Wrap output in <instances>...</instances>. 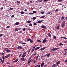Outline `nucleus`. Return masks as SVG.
Here are the masks:
<instances>
[{
  "mask_svg": "<svg viewBox=\"0 0 67 67\" xmlns=\"http://www.w3.org/2000/svg\"><path fill=\"white\" fill-rule=\"evenodd\" d=\"M26 30V29L25 28H24L23 29V31H25Z\"/></svg>",
  "mask_w": 67,
  "mask_h": 67,
  "instance_id": "nucleus-48",
  "label": "nucleus"
},
{
  "mask_svg": "<svg viewBox=\"0 0 67 67\" xmlns=\"http://www.w3.org/2000/svg\"><path fill=\"white\" fill-rule=\"evenodd\" d=\"M29 26H32L33 25V24H31V23H30L29 24Z\"/></svg>",
  "mask_w": 67,
  "mask_h": 67,
  "instance_id": "nucleus-21",
  "label": "nucleus"
},
{
  "mask_svg": "<svg viewBox=\"0 0 67 67\" xmlns=\"http://www.w3.org/2000/svg\"><path fill=\"white\" fill-rule=\"evenodd\" d=\"M22 32H23L21 30L19 32H18V33H19V34H21V33H22Z\"/></svg>",
  "mask_w": 67,
  "mask_h": 67,
  "instance_id": "nucleus-26",
  "label": "nucleus"
},
{
  "mask_svg": "<svg viewBox=\"0 0 67 67\" xmlns=\"http://www.w3.org/2000/svg\"><path fill=\"white\" fill-rule=\"evenodd\" d=\"M22 44H26V43H24V42H22Z\"/></svg>",
  "mask_w": 67,
  "mask_h": 67,
  "instance_id": "nucleus-47",
  "label": "nucleus"
},
{
  "mask_svg": "<svg viewBox=\"0 0 67 67\" xmlns=\"http://www.w3.org/2000/svg\"><path fill=\"white\" fill-rule=\"evenodd\" d=\"M48 1V0H44L43 2H45L46 1Z\"/></svg>",
  "mask_w": 67,
  "mask_h": 67,
  "instance_id": "nucleus-46",
  "label": "nucleus"
},
{
  "mask_svg": "<svg viewBox=\"0 0 67 67\" xmlns=\"http://www.w3.org/2000/svg\"><path fill=\"white\" fill-rule=\"evenodd\" d=\"M20 59L22 60L23 61H25V58H20Z\"/></svg>",
  "mask_w": 67,
  "mask_h": 67,
  "instance_id": "nucleus-11",
  "label": "nucleus"
},
{
  "mask_svg": "<svg viewBox=\"0 0 67 67\" xmlns=\"http://www.w3.org/2000/svg\"><path fill=\"white\" fill-rule=\"evenodd\" d=\"M36 19V17H34L32 18V19L34 20H35Z\"/></svg>",
  "mask_w": 67,
  "mask_h": 67,
  "instance_id": "nucleus-29",
  "label": "nucleus"
},
{
  "mask_svg": "<svg viewBox=\"0 0 67 67\" xmlns=\"http://www.w3.org/2000/svg\"><path fill=\"white\" fill-rule=\"evenodd\" d=\"M31 57H30V58H29V61L31 59Z\"/></svg>",
  "mask_w": 67,
  "mask_h": 67,
  "instance_id": "nucleus-62",
  "label": "nucleus"
},
{
  "mask_svg": "<svg viewBox=\"0 0 67 67\" xmlns=\"http://www.w3.org/2000/svg\"><path fill=\"white\" fill-rule=\"evenodd\" d=\"M25 13V12L23 11L21 12V13H20L21 14H24Z\"/></svg>",
  "mask_w": 67,
  "mask_h": 67,
  "instance_id": "nucleus-37",
  "label": "nucleus"
},
{
  "mask_svg": "<svg viewBox=\"0 0 67 67\" xmlns=\"http://www.w3.org/2000/svg\"><path fill=\"white\" fill-rule=\"evenodd\" d=\"M47 41V40L46 39L43 40L42 41V43H44L45 42H46Z\"/></svg>",
  "mask_w": 67,
  "mask_h": 67,
  "instance_id": "nucleus-12",
  "label": "nucleus"
},
{
  "mask_svg": "<svg viewBox=\"0 0 67 67\" xmlns=\"http://www.w3.org/2000/svg\"><path fill=\"white\" fill-rule=\"evenodd\" d=\"M44 20H39L38 21V23H41Z\"/></svg>",
  "mask_w": 67,
  "mask_h": 67,
  "instance_id": "nucleus-7",
  "label": "nucleus"
},
{
  "mask_svg": "<svg viewBox=\"0 0 67 67\" xmlns=\"http://www.w3.org/2000/svg\"><path fill=\"white\" fill-rule=\"evenodd\" d=\"M63 0H58V1L59 2H62L63 1Z\"/></svg>",
  "mask_w": 67,
  "mask_h": 67,
  "instance_id": "nucleus-31",
  "label": "nucleus"
},
{
  "mask_svg": "<svg viewBox=\"0 0 67 67\" xmlns=\"http://www.w3.org/2000/svg\"><path fill=\"white\" fill-rule=\"evenodd\" d=\"M26 56V55L23 54V55H22V58H24Z\"/></svg>",
  "mask_w": 67,
  "mask_h": 67,
  "instance_id": "nucleus-25",
  "label": "nucleus"
},
{
  "mask_svg": "<svg viewBox=\"0 0 67 67\" xmlns=\"http://www.w3.org/2000/svg\"><path fill=\"white\" fill-rule=\"evenodd\" d=\"M44 63H42L41 64V67H43L44 65Z\"/></svg>",
  "mask_w": 67,
  "mask_h": 67,
  "instance_id": "nucleus-10",
  "label": "nucleus"
},
{
  "mask_svg": "<svg viewBox=\"0 0 67 67\" xmlns=\"http://www.w3.org/2000/svg\"><path fill=\"white\" fill-rule=\"evenodd\" d=\"M18 59H16L14 61V62L15 63H16V62H18Z\"/></svg>",
  "mask_w": 67,
  "mask_h": 67,
  "instance_id": "nucleus-18",
  "label": "nucleus"
},
{
  "mask_svg": "<svg viewBox=\"0 0 67 67\" xmlns=\"http://www.w3.org/2000/svg\"><path fill=\"white\" fill-rule=\"evenodd\" d=\"M27 30H28L29 31H30L31 30V29L30 28H28V29H27Z\"/></svg>",
  "mask_w": 67,
  "mask_h": 67,
  "instance_id": "nucleus-52",
  "label": "nucleus"
},
{
  "mask_svg": "<svg viewBox=\"0 0 67 67\" xmlns=\"http://www.w3.org/2000/svg\"><path fill=\"white\" fill-rule=\"evenodd\" d=\"M59 49V48H53L52 49L51 48H50V50L51 51H52L53 52L55 51V50H57L58 49Z\"/></svg>",
  "mask_w": 67,
  "mask_h": 67,
  "instance_id": "nucleus-1",
  "label": "nucleus"
},
{
  "mask_svg": "<svg viewBox=\"0 0 67 67\" xmlns=\"http://www.w3.org/2000/svg\"><path fill=\"white\" fill-rule=\"evenodd\" d=\"M67 54V51H65V53H64V55H65Z\"/></svg>",
  "mask_w": 67,
  "mask_h": 67,
  "instance_id": "nucleus-34",
  "label": "nucleus"
},
{
  "mask_svg": "<svg viewBox=\"0 0 67 67\" xmlns=\"http://www.w3.org/2000/svg\"><path fill=\"white\" fill-rule=\"evenodd\" d=\"M64 19V17L63 16H62V18H61V20H63V19Z\"/></svg>",
  "mask_w": 67,
  "mask_h": 67,
  "instance_id": "nucleus-23",
  "label": "nucleus"
},
{
  "mask_svg": "<svg viewBox=\"0 0 67 67\" xmlns=\"http://www.w3.org/2000/svg\"><path fill=\"white\" fill-rule=\"evenodd\" d=\"M15 16L14 15H12L11 17H12V18H13Z\"/></svg>",
  "mask_w": 67,
  "mask_h": 67,
  "instance_id": "nucleus-50",
  "label": "nucleus"
},
{
  "mask_svg": "<svg viewBox=\"0 0 67 67\" xmlns=\"http://www.w3.org/2000/svg\"><path fill=\"white\" fill-rule=\"evenodd\" d=\"M45 17V15H43V16L40 17V18L42 19L44 18Z\"/></svg>",
  "mask_w": 67,
  "mask_h": 67,
  "instance_id": "nucleus-20",
  "label": "nucleus"
},
{
  "mask_svg": "<svg viewBox=\"0 0 67 67\" xmlns=\"http://www.w3.org/2000/svg\"><path fill=\"white\" fill-rule=\"evenodd\" d=\"M38 66V67H41V65H37L35 66V67H36Z\"/></svg>",
  "mask_w": 67,
  "mask_h": 67,
  "instance_id": "nucleus-17",
  "label": "nucleus"
},
{
  "mask_svg": "<svg viewBox=\"0 0 67 67\" xmlns=\"http://www.w3.org/2000/svg\"><path fill=\"white\" fill-rule=\"evenodd\" d=\"M27 22L28 23H31V21H30V20H28L27 21Z\"/></svg>",
  "mask_w": 67,
  "mask_h": 67,
  "instance_id": "nucleus-30",
  "label": "nucleus"
},
{
  "mask_svg": "<svg viewBox=\"0 0 67 67\" xmlns=\"http://www.w3.org/2000/svg\"><path fill=\"white\" fill-rule=\"evenodd\" d=\"M13 8H10L9 9V10H13Z\"/></svg>",
  "mask_w": 67,
  "mask_h": 67,
  "instance_id": "nucleus-38",
  "label": "nucleus"
},
{
  "mask_svg": "<svg viewBox=\"0 0 67 67\" xmlns=\"http://www.w3.org/2000/svg\"><path fill=\"white\" fill-rule=\"evenodd\" d=\"M48 35L49 36V37H51V35L50 33H48Z\"/></svg>",
  "mask_w": 67,
  "mask_h": 67,
  "instance_id": "nucleus-16",
  "label": "nucleus"
},
{
  "mask_svg": "<svg viewBox=\"0 0 67 67\" xmlns=\"http://www.w3.org/2000/svg\"><path fill=\"white\" fill-rule=\"evenodd\" d=\"M34 25H37V24H36V23H34Z\"/></svg>",
  "mask_w": 67,
  "mask_h": 67,
  "instance_id": "nucleus-51",
  "label": "nucleus"
},
{
  "mask_svg": "<svg viewBox=\"0 0 67 67\" xmlns=\"http://www.w3.org/2000/svg\"><path fill=\"white\" fill-rule=\"evenodd\" d=\"M37 53H35L33 54L32 56H34V55H37Z\"/></svg>",
  "mask_w": 67,
  "mask_h": 67,
  "instance_id": "nucleus-36",
  "label": "nucleus"
},
{
  "mask_svg": "<svg viewBox=\"0 0 67 67\" xmlns=\"http://www.w3.org/2000/svg\"><path fill=\"white\" fill-rule=\"evenodd\" d=\"M59 27H60L59 26H58L57 27V29L58 30L59 29Z\"/></svg>",
  "mask_w": 67,
  "mask_h": 67,
  "instance_id": "nucleus-43",
  "label": "nucleus"
},
{
  "mask_svg": "<svg viewBox=\"0 0 67 67\" xmlns=\"http://www.w3.org/2000/svg\"><path fill=\"white\" fill-rule=\"evenodd\" d=\"M36 62V60H34V64H35V63Z\"/></svg>",
  "mask_w": 67,
  "mask_h": 67,
  "instance_id": "nucleus-60",
  "label": "nucleus"
},
{
  "mask_svg": "<svg viewBox=\"0 0 67 67\" xmlns=\"http://www.w3.org/2000/svg\"><path fill=\"white\" fill-rule=\"evenodd\" d=\"M20 23L19 22H16V23H15V25H19V24Z\"/></svg>",
  "mask_w": 67,
  "mask_h": 67,
  "instance_id": "nucleus-14",
  "label": "nucleus"
},
{
  "mask_svg": "<svg viewBox=\"0 0 67 67\" xmlns=\"http://www.w3.org/2000/svg\"><path fill=\"white\" fill-rule=\"evenodd\" d=\"M35 49L34 48H33V49H32V50L31 51V52H33L34 51V50Z\"/></svg>",
  "mask_w": 67,
  "mask_h": 67,
  "instance_id": "nucleus-33",
  "label": "nucleus"
},
{
  "mask_svg": "<svg viewBox=\"0 0 67 67\" xmlns=\"http://www.w3.org/2000/svg\"><path fill=\"white\" fill-rule=\"evenodd\" d=\"M56 64H57V65H58L59 64V62L58 61L57 63Z\"/></svg>",
  "mask_w": 67,
  "mask_h": 67,
  "instance_id": "nucleus-39",
  "label": "nucleus"
},
{
  "mask_svg": "<svg viewBox=\"0 0 67 67\" xmlns=\"http://www.w3.org/2000/svg\"><path fill=\"white\" fill-rule=\"evenodd\" d=\"M41 27L43 29H45L46 28V27L44 25H42L41 26Z\"/></svg>",
  "mask_w": 67,
  "mask_h": 67,
  "instance_id": "nucleus-3",
  "label": "nucleus"
},
{
  "mask_svg": "<svg viewBox=\"0 0 67 67\" xmlns=\"http://www.w3.org/2000/svg\"><path fill=\"white\" fill-rule=\"evenodd\" d=\"M61 23H62V20H60L59 22V23L60 24Z\"/></svg>",
  "mask_w": 67,
  "mask_h": 67,
  "instance_id": "nucleus-61",
  "label": "nucleus"
},
{
  "mask_svg": "<svg viewBox=\"0 0 67 67\" xmlns=\"http://www.w3.org/2000/svg\"><path fill=\"white\" fill-rule=\"evenodd\" d=\"M46 48V47L42 48H41L40 50V51H42L45 49Z\"/></svg>",
  "mask_w": 67,
  "mask_h": 67,
  "instance_id": "nucleus-6",
  "label": "nucleus"
},
{
  "mask_svg": "<svg viewBox=\"0 0 67 67\" xmlns=\"http://www.w3.org/2000/svg\"><path fill=\"white\" fill-rule=\"evenodd\" d=\"M5 54L3 53H2V55H3Z\"/></svg>",
  "mask_w": 67,
  "mask_h": 67,
  "instance_id": "nucleus-57",
  "label": "nucleus"
},
{
  "mask_svg": "<svg viewBox=\"0 0 67 67\" xmlns=\"http://www.w3.org/2000/svg\"><path fill=\"white\" fill-rule=\"evenodd\" d=\"M46 55H47V57H49V56H50V53H49L48 54H46Z\"/></svg>",
  "mask_w": 67,
  "mask_h": 67,
  "instance_id": "nucleus-15",
  "label": "nucleus"
},
{
  "mask_svg": "<svg viewBox=\"0 0 67 67\" xmlns=\"http://www.w3.org/2000/svg\"><path fill=\"white\" fill-rule=\"evenodd\" d=\"M37 42H42L40 40L38 39L37 40Z\"/></svg>",
  "mask_w": 67,
  "mask_h": 67,
  "instance_id": "nucleus-24",
  "label": "nucleus"
},
{
  "mask_svg": "<svg viewBox=\"0 0 67 67\" xmlns=\"http://www.w3.org/2000/svg\"><path fill=\"white\" fill-rule=\"evenodd\" d=\"M14 30L15 31H18L19 30V28H16L14 29Z\"/></svg>",
  "mask_w": 67,
  "mask_h": 67,
  "instance_id": "nucleus-9",
  "label": "nucleus"
},
{
  "mask_svg": "<svg viewBox=\"0 0 67 67\" xmlns=\"http://www.w3.org/2000/svg\"><path fill=\"white\" fill-rule=\"evenodd\" d=\"M40 48V47H37L35 49V51H36L37 50L39 49Z\"/></svg>",
  "mask_w": 67,
  "mask_h": 67,
  "instance_id": "nucleus-8",
  "label": "nucleus"
},
{
  "mask_svg": "<svg viewBox=\"0 0 67 67\" xmlns=\"http://www.w3.org/2000/svg\"><path fill=\"white\" fill-rule=\"evenodd\" d=\"M10 55H11L10 54H9L8 55H6L5 57L6 58H8L10 56Z\"/></svg>",
  "mask_w": 67,
  "mask_h": 67,
  "instance_id": "nucleus-4",
  "label": "nucleus"
},
{
  "mask_svg": "<svg viewBox=\"0 0 67 67\" xmlns=\"http://www.w3.org/2000/svg\"><path fill=\"white\" fill-rule=\"evenodd\" d=\"M39 55L38 54V55L37 56L36 58V61H37V60L38 59L39 57Z\"/></svg>",
  "mask_w": 67,
  "mask_h": 67,
  "instance_id": "nucleus-13",
  "label": "nucleus"
},
{
  "mask_svg": "<svg viewBox=\"0 0 67 67\" xmlns=\"http://www.w3.org/2000/svg\"><path fill=\"white\" fill-rule=\"evenodd\" d=\"M4 62V60L3 59V61H2V64H3V63Z\"/></svg>",
  "mask_w": 67,
  "mask_h": 67,
  "instance_id": "nucleus-42",
  "label": "nucleus"
},
{
  "mask_svg": "<svg viewBox=\"0 0 67 67\" xmlns=\"http://www.w3.org/2000/svg\"><path fill=\"white\" fill-rule=\"evenodd\" d=\"M36 2L37 3H40V0H37V1H36Z\"/></svg>",
  "mask_w": 67,
  "mask_h": 67,
  "instance_id": "nucleus-41",
  "label": "nucleus"
},
{
  "mask_svg": "<svg viewBox=\"0 0 67 67\" xmlns=\"http://www.w3.org/2000/svg\"><path fill=\"white\" fill-rule=\"evenodd\" d=\"M33 13H36V11H34L33 12Z\"/></svg>",
  "mask_w": 67,
  "mask_h": 67,
  "instance_id": "nucleus-59",
  "label": "nucleus"
},
{
  "mask_svg": "<svg viewBox=\"0 0 67 67\" xmlns=\"http://www.w3.org/2000/svg\"><path fill=\"white\" fill-rule=\"evenodd\" d=\"M39 1H40V3L41 2L43 1V0H39Z\"/></svg>",
  "mask_w": 67,
  "mask_h": 67,
  "instance_id": "nucleus-56",
  "label": "nucleus"
},
{
  "mask_svg": "<svg viewBox=\"0 0 67 67\" xmlns=\"http://www.w3.org/2000/svg\"><path fill=\"white\" fill-rule=\"evenodd\" d=\"M31 39H30V38H28V39H27V41H30L31 40Z\"/></svg>",
  "mask_w": 67,
  "mask_h": 67,
  "instance_id": "nucleus-32",
  "label": "nucleus"
},
{
  "mask_svg": "<svg viewBox=\"0 0 67 67\" xmlns=\"http://www.w3.org/2000/svg\"><path fill=\"white\" fill-rule=\"evenodd\" d=\"M6 52H10V50H6Z\"/></svg>",
  "mask_w": 67,
  "mask_h": 67,
  "instance_id": "nucleus-19",
  "label": "nucleus"
},
{
  "mask_svg": "<svg viewBox=\"0 0 67 67\" xmlns=\"http://www.w3.org/2000/svg\"><path fill=\"white\" fill-rule=\"evenodd\" d=\"M3 36V34H0V37H1V36Z\"/></svg>",
  "mask_w": 67,
  "mask_h": 67,
  "instance_id": "nucleus-44",
  "label": "nucleus"
},
{
  "mask_svg": "<svg viewBox=\"0 0 67 67\" xmlns=\"http://www.w3.org/2000/svg\"><path fill=\"white\" fill-rule=\"evenodd\" d=\"M31 62V60H29V61L28 62V64H29V63H30Z\"/></svg>",
  "mask_w": 67,
  "mask_h": 67,
  "instance_id": "nucleus-53",
  "label": "nucleus"
},
{
  "mask_svg": "<svg viewBox=\"0 0 67 67\" xmlns=\"http://www.w3.org/2000/svg\"><path fill=\"white\" fill-rule=\"evenodd\" d=\"M30 42L31 43H32L33 42V41H32L31 39L30 40Z\"/></svg>",
  "mask_w": 67,
  "mask_h": 67,
  "instance_id": "nucleus-27",
  "label": "nucleus"
},
{
  "mask_svg": "<svg viewBox=\"0 0 67 67\" xmlns=\"http://www.w3.org/2000/svg\"><path fill=\"white\" fill-rule=\"evenodd\" d=\"M8 48H5V51L7 50H8Z\"/></svg>",
  "mask_w": 67,
  "mask_h": 67,
  "instance_id": "nucleus-40",
  "label": "nucleus"
},
{
  "mask_svg": "<svg viewBox=\"0 0 67 67\" xmlns=\"http://www.w3.org/2000/svg\"><path fill=\"white\" fill-rule=\"evenodd\" d=\"M65 63H67V60H66L65 61Z\"/></svg>",
  "mask_w": 67,
  "mask_h": 67,
  "instance_id": "nucleus-64",
  "label": "nucleus"
},
{
  "mask_svg": "<svg viewBox=\"0 0 67 67\" xmlns=\"http://www.w3.org/2000/svg\"><path fill=\"white\" fill-rule=\"evenodd\" d=\"M47 65L46 64L43 67H46Z\"/></svg>",
  "mask_w": 67,
  "mask_h": 67,
  "instance_id": "nucleus-45",
  "label": "nucleus"
},
{
  "mask_svg": "<svg viewBox=\"0 0 67 67\" xmlns=\"http://www.w3.org/2000/svg\"><path fill=\"white\" fill-rule=\"evenodd\" d=\"M44 12L43 11L41 12V13L42 14H44Z\"/></svg>",
  "mask_w": 67,
  "mask_h": 67,
  "instance_id": "nucleus-55",
  "label": "nucleus"
},
{
  "mask_svg": "<svg viewBox=\"0 0 67 67\" xmlns=\"http://www.w3.org/2000/svg\"><path fill=\"white\" fill-rule=\"evenodd\" d=\"M17 48L18 49H23V48L22 47H21V46H18L17 47Z\"/></svg>",
  "mask_w": 67,
  "mask_h": 67,
  "instance_id": "nucleus-5",
  "label": "nucleus"
},
{
  "mask_svg": "<svg viewBox=\"0 0 67 67\" xmlns=\"http://www.w3.org/2000/svg\"><path fill=\"white\" fill-rule=\"evenodd\" d=\"M59 46H62V45H63V43H60L59 44Z\"/></svg>",
  "mask_w": 67,
  "mask_h": 67,
  "instance_id": "nucleus-22",
  "label": "nucleus"
},
{
  "mask_svg": "<svg viewBox=\"0 0 67 67\" xmlns=\"http://www.w3.org/2000/svg\"><path fill=\"white\" fill-rule=\"evenodd\" d=\"M53 38H54V39H56L57 38V37L56 36H54Z\"/></svg>",
  "mask_w": 67,
  "mask_h": 67,
  "instance_id": "nucleus-49",
  "label": "nucleus"
},
{
  "mask_svg": "<svg viewBox=\"0 0 67 67\" xmlns=\"http://www.w3.org/2000/svg\"><path fill=\"white\" fill-rule=\"evenodd\" d=\"M29 14H30V15L34 14L32 13H29Z\"/></svg>",
  "mask_w": 67,
  "mask_h": 67,
  "instance_id": "nucleus-28",
  "label": "nucleus"
},
{
  "mask_svg": "<svg viewBox=\"0 0 67 67\" xmlns=\"http://www.w3.org/2000/svg\"><path fill=\"white\" fill-rule=\"evenodd\" d=\"M66 22V21L65 20H64L62 23V24H61V26L62 27L64 26L65 25V23Z\"/></svg>",
  "mask_w": 67,
  "mask_h": 67,
  "instance_id": "nucleus-2",
  "label": "nucleus"
},
{
  "mask_svg": "<svg viewBox=\"0 0 67 67\" xmlns=\"http://www.w3.org/2000/svg\"><path fill=\"white\" fill-rule=\"evenodd\" d=\"M10 27V26H8L6 27L7 28H9Z\"/></svg>",
  "mask_w": 67,
  "mask_h": 67,
  "instance_id": "nucleus-35",
  "label": "nucleus"
},
{
  "mask_svg": "<svg viewBox=\"0 0 67 67\" xmlns=\"http://www.w3.org/2000/svg\"><path fill=\"white\" fill-rule=\"evenodd\" d=\"M58 9H56L55 11V12H58Z\"/></svg>",
  "mask_w": 67,
  "mask_h": 67,
  "instance_id": "nucleus-58",
  "label": "nucleus"
},
{
  "mask_svg": "<svg viewBox=\"0 0 67 67\" xmlns=\"http://www.w3.org/2000/svg\"><path fill=\"white\" fill-rule=\"evenodd\" d=\"M56 65V64H53V65H52V66H55Z\"/></svg>",
  "mask_w": 67,
  "mask_h": 67,
  "instance_id": "nucleus-63",
  "label": "nucleus"
},
{
  "mask_svg": "<svg viewBox=\"0 0 67 67\" xmlns=\"http://www.w3.org/2000/svg\"><path fill=\"white\" fill-rule=\"evenodd\" d=\"M16 3H20V1H17L16 2Z\"/></svg>",
  "mask_w": 67,
  "mask_h": 67,
  "instance_id": "nucleus-54",
  "label": "nucleus"
}]
</instances>
